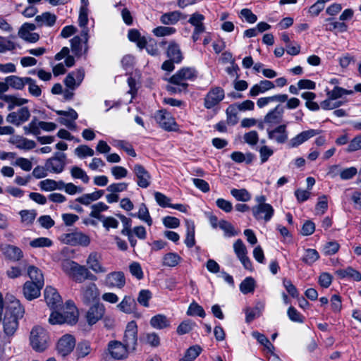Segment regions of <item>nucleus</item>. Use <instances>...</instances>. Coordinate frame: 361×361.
I'll return each mask as SVG.
<instances>
[{"mask_svg": "<svg viewBox=\"0 0 361 361\" xmlns=\"http://www.w3.org/2000/svg\"><path fill=\"white\" fill-rule=\"evenodd\" d=\"M27 274L31 279L30 282L44 286V276L40 269L35 266H30L27 269Z\"/></svg>", "mask_w": 361, "mask_h": 361, "instance_id": "40", "label": "nucleus"}, {"mask_svg": "<svg viewBox=\"0 0 361 361\" xmlns=\"http://www.w3.org/2000/svg\"><path fill=\"white\" fill-rule=\"evenodd\" d=\"M180 16L179 11L169 12L163 14L160 20L164 25H174L179 20Z\"/></svg>", "mask_w": 361, "mask_h": 361, "instance_id": "47", "label": "nucleus"}, {"mask_svg": "<svg viewBox=\"0 0 361 361\" xmlns=\"http://www.w3.org/2000/svg\"><path fill=\"white\" fill-rule=\"evenodd\" d=\"M288 124V122L279 125L272 130H267L269 139L274 140L278 144L285 143L288 138V133L287 131Z\"/></svg>", "mask_w": 361, "mask_h": 361, "instance_id": "18", "label": "nucleus"}, {"mask_svg": "<svg viewBox=\"0 0 361 361\" xmlns=\"http://www.w3.org/2000/svg\"><path fill=\"white\" fill-rule=\"evenodd\" d=\"M75 345V341L73 336L66 334L63 336L57 343V350L62 356L71 353Z\"/></svg>", "mask_w": 361, "mask_h": 361, "instance_id": "25", "label": "nucleus"}, {"mask_svg": "<svg viewBox=\"0 0 361 361\" xmlns=\"http://www.w3.org/2000/svg\"><path fill=\"white\" fill-rule=\"evenodd\" d=\"M6 257L13 261H18L23 257V252L18 247L6 245L1 248Z\"/></svg>", "mask_w": 361, "mask_h": 361, "instance_id": "37", "label": "nucleus"}, {"mask_svg": "<svg viewBox=\"0 0 361 361\" xmlns=\"http://www.w3.org/2000/svg\"><path fill=\"white\" fill-rule=\"evenodd\" d=\"M31 116L30 111L27 106H22L16 111L10 112L6 118V122L15 126H20L28 121Z\"/></svg>", "mask_w": 361, "mask_h": 361, "instance_id": "5", "label": "nucleus"}, {"mask_svg": "<svg viewBox=\"0 0 361 361\" xmlns=\"http://www.w3.org/2000/svg\"><path fill=\"white\" fill-rule=\"evenodd\" d=\"M56 20V16L49 11L44 12L37 16L35 18V21L37 24L38 27H51L55 25Z\"/></svg>", "mask_w": 361, "mask_h": 361, "instance_id": "28", "label": "nucleus"}, {"mask_svg": "<svg viewBox=\"0 0 361 361\" xmlns=\"http://www.w3.org/2000/svg\"><path fill=\"white\" fill-rule=\"evenodd\" d=\"M128 37L130 41L135 42L140 49L145 47L147 40L144 37H141L140 33L135 29H131L128 31Z\"/></svg>", "mask_w": 361, "mask_h": 361, "instance_id": "46", "label": "nucleus"}, {"mask_svg": "<svg viewBox=\"0 0 361 361\" xmlns=\"http://www.w3.org/2000/svg\"><path fill=\"white\" fill-rule=\"evenodd\" d=\"M56 113L59 116H62L58 118V121L66 126L70 130L75 129V121L78 118V113L72 108H70L68 111L56 110Z\"/></svg>", "mask_w": 361, "mask_h": 361, "instance_id": "17", "label": "nucleus"}, {"mask_svg": "<svg viewBox=\"0 0 361 361\" xmlns=\"http://www.w3.org/2000/svg\"><path fill=\"white\" fill-rule=\"evenodd\" d=\"M353 90H348L338 86H336L332 90L328 91L326 94L327 97L336 100L337 99L342 97L343 95L353 94Z\"/></svg>", "mask_w": 361, "mask_h": 361, "instance_id": "55", "label": "nucleus"}, {"mask_svg": "<svg viewBox=\"0 0 361 361\" xmlns=\"http://www.w3.org/2000/svg\"><path fill=\"white\" fill-rule=\"evenodd\" d=\"M319 258V255L316 250L308 248L305 250L302 261L308 265H312L317 261Z\"/></svg>", "mask_w": 361, "mask_h": 361, "instance_id": "48", "label": "nucleus"}, {"mask_svg": "<svg viewBox=\"0 0 361 361\" xmlns=\"http://www.w3.org/2000/svg\"><path fill=\"white\" fill-rule=\"evenodd\" d=\"M10 144L16 145V147L20 149L29 150L35 147L36 144L35 141L28 140L20 135H13L9 140Z\"/></svg>", "mask_w": 361, "mask_h": 361, "instance_id": "29", "label": "nucleus"}, {"mask_svg": "<svg viewBox=\"0 0 361 361\" xmlns=\"http://www.w3.org/2000/svg\"><path fill=\"white\" fill-rule=\"evenodd\" d=\"M117 307L126 314H131L136 310L137 302L133 297L125 295L121 302L117 305Z\"/></svg>", "mask_w": 361, "mask_h": 361, "instance_id": "32", "label": "nucleus"}, {"mask_svg": "<svg viewBox=\"0 0 361 361\" xmlns=\"http://www.w3.org/2000/svg\"><path fill=\"white\" fill-rule=\"evenodd\" d=\"M252 215L257 221L269 222L274 214V209L271 204H256L251 209Z\"/></svg>", "mask_w": 361, "mask_h": 361, "instance_id": "7", "label": "nucleus"}, {"mask_svg": "<svg viewBox=\"0 0 361 361\" xmlns=\"http://www.w3.org/2000/svg\"><path fill=\"white\" fill-rule=\"evenodd\" d=\"M73 279L78 283H82L85 280L96 281L97 276L93 274L87 267L78 264L73 274Z\"/></svg>", "mask_w": 361, "mask_h": 361, "instance_id": "26", "label": "nucleus"}, {"mask_svg": "<svg viewBox=\"0 0 361 361\" xmlns=\"http://www.w3.org/2000/svg\"><path fill=\"white\" fill-rule=\"evenodd\" d=\"M102 255L97 252H91L86 260L88 269H91L95 274H104L107 269L102 264Z\"/></svg>", "mask_w": 361, "mask_h": 361, "instance_id": "19", "label": "nucleus"}, {"mask_svg": "<svg viewBox=\"0 0 361 361\" xmlns=\"http://www.w3.org/2000/svg\"><path fill=\"white\" fill-rule=\"evenodd\" d=\"M85 77V71L83 68H78L69 73L65 80L66 86L71 90L76 89L82 82Z\"/></svg>", "mask_w": 361, "mask_h": 361, "instance_id": "20", "label": "nucleus"}, {"mask_svg": "<svg viewBox=\"0 0 361 361\" xmlns=\"http://www.w3.org/2000/svg\"><path fill=\"white\" fill-rule=\"evenodd\" d=\"M201 352L202 348L200 345H192L186 350L185 356L179 361H194Z\"/></svg>", "mask_w": 361, "mask_h": 361, "instance_id": "51", "label": "nucleus"}, {"mask_svg": "<svg viewBox=\"0 0 361 361\" xmlns=\"http://www.w3.org/2000/svg\"><path fill=\"white\" fill-rule=\"evenodd\" d=\"M44 297L47 305L50 309L55 310L62 303V299L56 289L47 286L44 291Z\"/></svg>", "mask_w": 361, "mask_h": 361, "instance_id": "21", "label": "nucleus"}, {"mask_svg": "<svg viewBox=\"0 0 361 361\" xmlns=\"http://www.w3.org/2000/svg\"><path fill=\"white\" fill-rule=\"evenodd\" d=\"M187 314L189 316H199L204 318L206 315L205 312L202 306L199 305L196 302H192L187 311Z\"/></svg>", "mask_w": 361, "mask_h": 361, "instance_id": "63", "label": "nucleus"}, {"mask_svg": "<svg viewBox=\"0 0 361 361\" xmlns=\"http://www.w3.org/2000/svg\"><path fill=\"white\" fill-rule=\"evenodd\" d=\"M42 287L35 283L26 281L23 287V295L27 300H32L40 295V290Z\"/></svg>", "mask_w": 361, "mask_h": 361, "instance_id": "30", "label": "nucleus"}, {"mask_svg": "<svg viewBox=\"0 0 361 361\" xmlns=\"http://www.w3.org/2000/svg\"><path fill=\"white\" fill-rule=\"evenodd\" d=\"M197 77V72L194 68L184 67L177 71L169 78L170 83H186V80H194Z\"/></svg>", "mask_w": 361, "mask_h": 361, "instance_id": "9", "label": "nucleus"}, {"mask_svg": "<svg viewBox=\"0 0 361 361\" xmlns=\"http://www.w3.org/2000/svg\"><path fill=\"white\" fill-rule=\"evenodd\" d=\"M48 334L42 327L35 326L32 329L30 341L32 348L35 351H44L48 346Z\"/></svg>", "mask_w": 361, "mask_h": 361, "instance_id": "2", "label": "nucleus"}, {"mask_svg": "<svg viewBox=\"0 0 361 361\" xmlns=\"http://www.w3.org/2000/svg\"><path fill=\"white\" fill-rule=\"evenodd\" d=\"M166 55L169 59L175 61L176 63H180L183 60L180 46L175 42H170L166 51Z\"/></svg>", "mask_w": 361, "mask_h": 361, "instance_id": "34", "label": "nucleus"}, {"mask_svg": "<svg viewBox=\"0 0 361 361\" xmlns=\"http://www.w3.org/2000/svg\"><path fill=\"white\" fill-rule=\"evenodd\" d=\"M133 171L136 177L137 185L142 188H148L152 181V176L149 171L141 164H135Z\"/></svg>", "mask_w": 361, "mask_h": 361, "instance_id": "11", "label": "nucleus"}, {"mask_svg": "<svg viewBox=\"0 0 361 361\" xmlns=\"http://www.w3.org/2000/svg\"><path fill=\"white\" fill-rule=\"evenodd\" d=\"M18 327V320L8 316H5L4 319V331L8 336H13Z\"/></svg>", "mask_w": 361, "mask_h": 361, "instance_id": "42", "label": "nucleus"}, {"mask_svg": "<svg viewBox=\"0 0 361 361\" xmlns=\"http://www.w3.org/2000/svg\"><path fill=\"white\" fill-rule=\"evenodd\" d=\"M12 299L7 303L6 307L5 316H8L11 318L16 319L18 320L22 318L24 314V308L20 305L19 300L11 297Z\"/></svg>", "mask_w": 361, "mask_h": 361, "instance_id": "24", "label": "nucleus"}, {"mask_svg": "<svg viewBox=\"0 0 361 361\" xmlns=\"http://www.w3.org/2000/svg\"><path fill=\"white\" fill-rule=\"evenodd\" d=\"M154 118L159 126L166 130H174L176 123L171 114L166 110L161 109L157 111L154 115Z\"/></svg>", "mask_w": 361, "mask_h": 361, "instance_id": "13", "label": "nucleus"}, {"mask_svg": "<svg viewBox=\"0 0 361 361\" xmlns=\"http://www.w3.org/2000/svg\"><path fill=\"white\" fill-rule=\"evenodd\" d=\"M103 286L108 288L121 289L126 285V278L122 271H111L101 281Z\"/></svg>", "mask_w": 361, "mask_h": 361, "instance_id": "3", "label": "nucleus"}, {"mask_svg": "<svg viewBox=\"0 0 361 361\" xmlns=\"http://www.w3.org/2000/svg\"><path fill=\"white\" fill-rule=\"evenodd\" d=\"M170 324V320L164 314H157L150 319V325L157 329L167 328Z\"/></svg>", "mask_w": 361, "mask_h": 361, "instance_id": "41", "label": "nucleus"}, {"mask_svg": "<svg viewBox=\"0 0 361 361\" xmlns=\"http://www.w3.org/2000/svg\"><path fill=\"white\" fill-rule=\"evenodd\" d=\"M231 194L238 201L247 202L251 199V195L245 188H243V189L233 188L231 190Z\"/></svg>", "mask_w": 361, "mask_h": 361, "instance_id": "53", "label": "nucleus"}, {"mask_svg": "<svg viewBox=\"0 0 361 361\" xmlns=\"http://www.w3.org/2000/svg\"><path fill=\"white\" fill-rule=\"evenodd\" d=\"M71 45L72 51L75 54V55L78 56H82L84 52V45L82 44V39L81 37L75 36L73 38L71 39Z\"/></svg>", "mask_w": 361, "mask_h": 361, "instance_id": "49", "label": "nucleus"}, {"mask_svg": "<svg viewBox=\"0 0 361 361\" xmlns=\"http://www.w3.org/2000/svg\"><path fill=\"white\" fill-rule=\"evenodd\" d=\"M186 237L185 239V244L189 248L193 247L195 244V225L191 221L186 220Z\"/></svg>", "mask_w": 361, "mask_h": 361, "instance_id": "44", "label": "nucleus"}, {"mask_svg": "<svg viewBox=\"0 0 361 361\" xmlns=\"http://www.w3.org/2000/svg\"><path fill=\"white\" fill-rule=\"evenodd\" d=\"M26 85L28 86V92L29 94L35 97H39L42 94V89L37 84V81L30 78L27 77L26 80Z\"/></svg>", "mask_w": 361, "mask_h": 361, "instance_id": "50", "label": "nucleus"}, {"mask_svg": "<svg viewBox=\"0 0 361 361\" xmlns=\"http://www.w3.org/2000/svg\"><path fill=\"white\" fill-rule=\"evenodd\" d=\"M123 343L132 350L135 349L137 344V325L135 321L128 323L124 334Z\"/></svg>", "mask_w": 361, "mask_h": 361, "instance_id": "8", "label": "nucleus"}, {"mask_svg": "<svg viewBox=\"0 0 361 361\" xmlns=\"http://www.w3.org/2000/svg\"><path fill=\"white\" fill-rule=\"evenodd\" d=\"M105 313V307L103 304L97 302L90 307L86 314L88 324L93 325L100 320Z\"/></svg>", "mask_w": 361, "mask_h": 361, "instance_id": "23", "label": "nucleus"}, {"mask_svg": "<svg viewBox=\"0 0 361 361\" xmlns=\"http://www.w3.org/2000/svg\"><path fill=\"white\" fill-rule=\"evenodd\" d=\"M204 18H205L202 14L195 13L190 16L188 23L194 26L195 30H197V32H204L205 27L203 23Z\"/></svg>", "mask_w": 361, "mask_h": 361, "instance_id": "45", "label": "nucleus"}, {"mask_svg": "<svg viewBox=\"0 0 361 361\" xmlns=\"http://www.w3.org/2000/svg\"><path fill=\"white\" fill-rule=\"evenodd\" d=\"M128 347L118 341H111L108 343V351L111 356L116 360H122L128 356Z\"/></svg>", "mask_w": 361, "mask_h": 361, "instance_id": "16", "label": "nucleus"}, {"mask_svg": "<svg viewBox=\"0 0 361 361\" xmlns=\"http://www.w3.org/2000/svg\"><path fill=\"white\" fill-rule=\"evenodd\" d=\"M283 113L284 107L278 104L264 116L263 123L269 127L278 125L283 121Z\"/></svg>", "mask_w": 361, "mask_h": 361, "instance_id": "15", "label": "nucleus"}, {"mask_svg": "<svg viewBox=\"0 0 361 361\" xmlns=\"http://www.w3.org/2000/svg\"><path fill=\"white\" fill-rule=\"evenodd\" d=\"M66 156L62 152H56L54 155L47 159L45 163V167L47 171L55 173H61L66 165Z\"/></svg>", "mask_w": 361, "mask_h": 361, "instance_id": "6", "label": "nucleus"}, {"mask_svg": "<svg viewBox=\"0 0 361 361\" xmlns=\"http://www.w3.org/2000/svg\"><path fill=\"white\" fill-rule=\"evenodd\" d=\"M238 111L239 110L238 109L235 104L228 106V107L226 109V114L227 123L228 124L233 126L238 123V118L237 114Z\"/></svg>", "mask_w": 361, "mask_h": 361, "instance_id": "54", "label": "nucleus"}, {"mask_svg": "<svg viewBox=\"0 0 361 361\" xmlns=\"http://www.w3.org/2000/svg\"><path fill=\"white\" fill-rule=\"evenodd\" d=\"M225 97V92L221 87H213L204 98V106L211 109L218 105Z\"/></svg>", "mask_w": 361, "mask_h": 361, "instance_id": "4", "label": "nucleus"}, {"mask_svg": "<svg viewBox=\"0 0 361 361\" xmlns=\"http://www.w3.org/2000/svg\"><path fill=\"white\" fill-rule=\"evenodd\" d=\"M39 121L35 117L28 125L23 127V130L26 135L33 134L38 135L40 133L41 127L39 126Z\"/></svg>", "mask_w": 361, "mask_h": 361, "instance_id": "58", "label": "nucleus"}, {"mask_svg": "<svg viewBox=\"0 0 361 361\" xmlns=\"http://www.w3.org/2000/svg\"><path fill=\"white\" fill-rule=\"evenodd\" d=\"M1 97L2 100L8 104V111H12L16 106H22L29 102L27 99L18 97L16 95L8 94Z\"/></svg>", "mask_w": 361, "mask_h": 361, "instance_id": "33", "label": "nucleus"}, {"mask_svg": "<svg viewBox=\"0 0 361 361\" xmlns=\"http://www.w3.org/2000/svg\"><path fill=\"white\" fill-rule=\"evenodd\" d=\"M104 194V191L103 190H96L91 193H85L77 197L75 202L85 206H91L92 202L100 199Z\"/></svg>", "mask_w": 361, "mask_h": 361, "instance_id": "31", "label": "nucleus"}, {"mask_svg": "<svg viewBox=\"0 0 361 361\" xmlns=\"http://www.w3.org/2000/svg\"><path fill=\"white\" fill-rule=\"evenodd\" d=\"M255 288V281L252 277H246L240 284V290L243 294L252 293Z\"/></svg>", "mask_w": 361, "mask_h": 361, "instance_id": "52", "label": "nucleus"}, {"mask_svg": "<svg viewBox=\"0 0 361 361\" xmlns=\"http://www.w3.org/2000/svg\"><path fill=\"white\" fill-rule=\"evenodd\" d=\"M27 78L12 75L6 77V81L8 82L10 87L17 90H22L26 85Z\"/></svg>", "mask_w": 361, "mask_h": 361, "instance_id": "39", "label": "nucleus"}, {"mask_svg": "<svg viewBox=\"0 0 361 361\" xmlns=\"http://www.w3.org/2000/svg\"><path fill=\"white\" fill-rule=\"evenodd\" d=\"M219 226L221 229H222L224 231L225 235L227 237L235 236L237 235L238 233L235 230L233 225L227 221L221 220L219 222Z\"/></svg>", "mask_w": 361, "mask_h": 361, "instance_id": "61", "label": "nucleus"}, {"mask_svg": "<svg viewBox=\"0 0 361 361\" xmlns=\"http://www.w3.org/2000/svg\"><path fill=\"white\" fill-rule=\"evenodd\" d=\"M52 244L51 240L46 237L35 238L30 242V245L34 248L49 247H51Z\"/></svg>", "mask_w": 361, "mask_h": 361, "instance_id": "59", "label": "nucleus"}, {"mask_svg": "<svg viewBox=\"0 0 361 361\" xmlns=\"http://www.w3.org/2000/svg\"><path fill=\"white\" fill-rule=\"evenodd\" d=\"M233 250L243 267L246 269L252 270V262L247 257V248L241 239H238L233 243Z\"/></svg>", "mask_w": 361, "mask_h": 361, "instance_id": "12", "label": "nucleus"}, {"mask_svg": "<svg viewBox=\"0 0 361 361\" xmlns=\"http://www.w3.org/2000/svg\"><path fill=\"white\" fill-rule=\"evenodd\" d=\"M336 274L340 279H352L356 281H361V274L353 269L352 267H348L345 269H338L336 271Z\"/></svg>", "mask_w": 361, "mask_h": 361, "instance_id": "36", "label": "nucleus"}, {"mask_svg": "<svg viewBox=\"0 0 361 361\" xmlns=\"http://www.w3.org/2000/svg\"><path fill=\"white\" fill-rule=\"evenodd\" d=\"M78 310L74 303L68 301L61 312L53 311L49 318V322L51 324H68L73 325L78 321Z\"/></svg>", "mask_w": 361, "mask_h": 361, "instance_id": "1", "label": "nucleus"}, {"mask_svg": "<svg viewBox=\"0 0 361 361\" xmlns=\"http://www.w3.org/2000/svg\"><path fill=\"white\" fill-rule=\"evenodd\" d=\"M361 149V134L355 136L350 142L345 149L348 153L354 152Z\"/></svg>", "mask_w": 361, "mask_h": 361, "instance_id": "64", "label": "nucleus"}, {"mask_svg": "<svg viewBox=\"0 0 361 361\" xmlns=\"http://www.w3.org/2000/svg\"><path fill=\"white\" fill-rule=\"evenodd\" d=\"M80 295L84 303L90 304L98 298L99 290L94 283H88L81 287Z\"/></svg>", "mask_w": 361, "mask_h": 361, "instance_id": "14", "label": "nucleus"}, {"mask_svg": "<svg viewBox=\"0 0 361 361\" xmlns=\"http://www.w3.org/2000/svg\"><path fill=\"white\" fill-rule=\"evenodd\" d=\"M63 240L71 245L88 246L90 243L89 235L80 231H75L64 234Z\"/></svg>", "mask_w": 361, "mask_h": 361, "instance_id": "10", "label": "nucleus"}, {"mask_svg": "<svg viewBox=\"0 0 361 361\" xmlns=\"http://www.w3.org/2000/svg\"><path fill=\"white\" fill-rule=\"evenodd\" d=\"M74 153L80 159H84L86 157H92L94 154V150L86 145H82L76 147Z\"/></svg>", "mask_w": 361, "mask_h": 361, "instance_id": "57", "label": "nucleus"}, {"mask_svg": "<svg viewBox=\"0 0 361 361\" xmlns=\"http://www.w3.org/2000/svg\"><path fill=\"white\" fill-rule=\"evenodd\" d=\"M275 87L273 82L268 80H260L258 83L254 85L250 90L249 96L256 97L259 94L265 93L266 92L272 90Z\"/></svg>", "mask_w": 361, "mask_h": 361, "instance_id": "27", "label": "nucleus"}, {"mask_svg": "<svg viewBox=\"0 0 361 361\" xmlns=\"http://www.w3.org/2000/svg\"><path fill=\"white\" fill-rule=\"evenodd\" d=\"M151 298L152 293L149 290L142 289L139 292L137 300L140 305L148 307L149 305V301Z\"/></svg>", "mask_w": 361, "mask_h": 361, "instance_id": "60", "label": "nucleus"}, {"mask_svg": "<svg viewBox=\"0 0 361 361\" xmlns=\"http://www.w3.org/2000/svg\"><path fill=\"white\" fill-rule=\"evenodd\" d=\"M319 133L320 130L314 129H310L307 130L302 131L300 133L296 135L293 138H291L288 142V146L290 148L297 147L302 145V143H304L305 142H306L307 140H308L309 139L313 137L315 135H319Z\"/></svg>", "mask_w": 361, "mask_h": 361, "instance_id": "22", "label": "nucleus"}, {"mask_svg": "<svg viewBox=\"0 0 361 361\" xmlns=\"http://www.w3.org/2000/svg\"><path fill=\"white\" fill-rule=\"evenodd\" d=\"M71 174L73 178L80 179L84 183H88L90 177L86 172L78 166H73L71 169Z\"/></svg>", "mask_w": 361, "mask_h": 361, "instance_id": "56", "label": "nucleus"}, {"mask_svg": "<svg viewBox=\"0 0 361 361\" xmlns=\"http://www.w3.org/2000/svg\"><path fill=\"white\" fill-rule=\"evenodd\" d=\"M133 217H137L143 222L146 223L148 226H152V219L150 216L149 210L145 204L142 203L139 207V210L137 214H130Z\"/></svg>", "mask_w": 361, "mask_h": 361, "instance_id": "43", "label": "nucleus"}, {"mask_svg": "<svg viewBox=\"0 0 361 361\" xmlns=\"http://www.w3.org/2000/svg\"><path fill=\"white\" fill-rule=\"evenodd\" d=\"M287 99L288 95L286 94H279L269 97H260L257 101V105L259 108L261 109L273 102L283 103L287 100Z\"/></svg>", "mask_w": 361, "mask_h": 361, "instance_id": "35", "label": "nucleus"}, {"mask_svg": "<svg viewBox=\"0 0 361 361\" xmlns=\"http://www.w3.org/2000/svg\"><path fill=\"white\" fill-rule=\"evenodd\" d=\"M182 257L176 252H168L163 256L162 265L167 267H175L181 262Z\"/></svg>", "mask_w": 361, "mask_h": 361, "instance_id": "38", "label": "nucleus"}, {"mask_svg": "<svg viewBox=\"0 0 361 361\" xmlns=\"http://www.w3.org/2000/svg\"><path fill=\"white\" fill-rule=\"evenodd\" d=\"M91 211L89 214V216L90 218L94 217V216L101 214L102 212H104L109 209V206L106 205L103 202H99L96 204H92L90 206Z\"/></svg>", "mask_w": 361, "mask_h": 361, "instance_id": "62", "label": "nucleus"}]
</instances>
